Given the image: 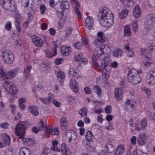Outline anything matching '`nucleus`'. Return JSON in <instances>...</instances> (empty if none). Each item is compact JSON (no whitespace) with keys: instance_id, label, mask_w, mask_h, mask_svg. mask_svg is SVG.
Masks as SVG:
<instances>
[{"instance_id":"f257e3e1","label":"nucleus","mask_w":155,"mask_h":155,"mask_svg":"<svg viewBox=\"0 0 155 155\" xmlns=\"http://www.w3.org/2000/svg\"><path fill=\"white\" fill-rule=\"evenodd\" d=\"M104 51L101 46L97 47L95 50L94 55L92 57L93 64L97 67H100L98 64L97 60L101 61V68L104 71V70L108 71L110 70V60L108 58H104Z\"/></svg>"},{"instance_id":"f03ea898","label":"nucleus","mask_w":155,"mask_h":155,"mask_svg":"<svg viewBox=\"0 0 155 155\" xmlns=\"http://www.w3.org/2000/svg\"><path fill=\"white\" fill-rule=\"evenodd\" d=\"M100 23L103 26L110 27L114 24L113 15L108 8L105 6L101 7L98 15Z\"/></svg>"},{"instance_id":"7ed1b4c3","label":"nucleus","mask_w":155,"mask_h":155,"mask_svg":"<svg viewBox=\"0 0 155 155\" xmlns=\"http://www.w3.org/2000/svg\"><path fill=\"white\" fill-rule=\"evenodd\" d=\"M136 70L129 69L127 74V78L129 82L133 84H136L141 81L142 78L138 73H135Z\"/></svg>"},{"instance_id":"20e7f679","label":"nucleus","mask_w":155,"mask_h":155,"mask_svg":"<svg viewBox=\"0 0 155 155\" xmlns=\"http://www.w3.org/2000/svg\"><path fill=\"white\" fill-rule=\"evenodd\" d=\"M29 126V124L27 121H20L17 124L15 127V133L18 136H23L25 134V130Z\"/></svg>"},{"instance_id":"39448f33","label":"nucleus","mask_w":155,"mask_h":155,"mask_svg":"<svg viewBox=\"0 0 155 155\" xmlns=\"http://www.w3.org/2000/svg\"><path fill=\"white\" fill-rule=\"evenodd\" d=\"M0 4L5 10L15 12L16 10V5L13 0H0Z\"/></svg>"},{"instance_id":"423d86ee","label":"nucleus","mask_w":155,"mask_h":155,"mask_svg":"<svg viewBox=\"0 0 155 155\" xmlns=\"http://www.w3.org/2000/svg\"><path fill=\"white\" fill-rule=\"evenodd\" d=\"M3 87L6 91L13 95H16L18 92L17 88L15 86L14 84L11 81H6L3 84Z\"/></svg>"},{"instance_id":"0eeeda50","label":"nucleus","mask_w":155,"mask_h":155,"mask_svg":"<svg viewBox=\"0 0 155 155\" xmlns=\"http://www.w3.org/2000/svg\"><path fill=\"white\" fill-rule=\"evenodd\" d=\"M2 58L5 63L11 64L14 61V57L12 53L8 50H7L2 53Z\"/></svg>"},{"instance_id":"6e6552de","label":"nucleus","mask_w":155,"mask_h":155,"mask_svg":"<svg viewBox=\"0 0 155 155\" xmlns=\"http://www.w3.org/2000/svg\"><path fill=\"white\" fill-rule=\"evenodd\" d=\"M141 51L143 52L141 54L144 55L145 58L146 59V61L144 64V66L145 67L149 66L152 62L151 59L152 54L148 52V51L146 49L142 48Z\"/></svg>"},{"instance_id":"1a4fd4ad","label":"nucleus","mask_w":155,"mask_h":155,"mask_svg":"<svg viewBox=\"0 0 155 155\" xmlns=\"http://www.w3.org/2000/svg\"><path fill=\"white\" fill-rule=\"evenodd\" d=\"M69 73L70 75L73 77L74 78L77 79L79 77L82 76L81 72L73 68L69 70Z\"/></svg>"},{"instance_id":"9d476101","label":"nucleus","mask_w":155,"mask_h":155,"mask_svg":"<svg viewBox=\"0 0 155 155\" xmlns=\"http://www.w3.org/2000/svg\"><path fill=\"white\" fill-rule=\"evenodd\" d=\"M135 104V103H131L130 100H127L125 103L124 105L125 109L128 112L133 111L134 109V105Z\"/></svg>"},{"instance_id":"9b49d317","label":"nucleus","mask_w":155,"mask_h":155,"mask_svg":"<svg viewBox=\"0 0 155 155\" xmlns=\"http://www.w3.org/2000/svg\"><path fill=\"white\" fill-rule=\"evenodd\" d=\"M18 71V68H16L14 70L9 71L5 75V78L6 79H11L14 78Z\"/></svg>"},{"instance_id":"f8f14e48","label":"nucleus","mask_w":155,"mask_h":155,"mask_svg":"<svg viewBox=\"0 0 155 155\" xmlns=\"http://www.w3.org/2000/svg\"><path fill=\"white\" fill-rule=\"evenodd\" d=\"M85 25L86 28L89 30L91 29L93 27L94 19L92 17H87L85 20Z\"/></svg>"},{"instance_id":"ddd939ff","label":"nucleus","mask_w":155,"mask_h":155,"mask_svg":"<svg viewBox=\"0 0 155 155\" xmlns=\"http://www.w3.org/2000/svg\"><path fill=\"white\" fill-rule=\"evenodd\" d=\"M122 90L121 88H117L114 91V98L117 101H119L122 98Z\"/></svg>"},{"instance_id":"4468645a","label":"nucleus","mask_w":155,"mask_h":155,"mask_svg":"<svg viewBox=\"0 0 155 155\" xmlns=\"http://www.w3.org/2000/svg\"><path fill=\"white\" fill-rule=\"evenodd\" d=\"M147 136L144 134L140 135L137 139L138 144L139 145H143L145 144L147 140Z\"/></svg>"},{"instance_id":"2eb2a0df","label":"nucleus","mask_w":155,"mask_h":155,"mask_svg":"<svg viewBox=\"0 0 155 155\" xmlns=\"http://www.w3.org/2000/svg\"><path fill=\"white\" fill-rule=\"evenodd\" d=\"M155 23V22L153 20H151L150 19L147 18H146V20L144 22V27L147 29L149 30L153 27Z\"/></svg>"},{"instance_id":"dca6fc26","label":"nucleus","mask_w":155,"mask_h":155,"mask_svg":"<svg viewBox=\"0 0 155 155\" xmlns=\"http://www.w3.org/2000/svg\"><path fill=\"white\" fill-rule=\"evenodd\" d=\"M57 77L58 81L60 82L61 86H62L65 78L64 73L61 71H59L57 74Z\"/></svg>"},{"instance_id":"f3484780","label":"nucleus","mask_w":155,"mask_h":155,"mask_svg":"<svg viewBox=\"0 0 155 155\" xmlns=\"http://www.w3.org/2000/svg\"><path fill=\"white\" fill-rule=\"evenodd\" d=\"M32 41L35 46L37 47H41L43 44L42 40L38 37H36L33 38Z\"/></svg>"},{"instance_id":"a211bd4d","label":"nucleus","mask_w":155,"mask_h":155,"mask_svg":"<svg viewBox=\"0 0 155 155\" xmlns=\"http://www.w3.org/2000/svg\"><path fill=\"white\" fill-rule=\"evenodd\" d=\"M133 16L136 18H139L141 15V11L140 9L139 6L136 5L134 10Z\"/></svg>"},{"instance_id":"6ab92c4d","label":"nucleus","mask_w":155,"mask_h":155,"mask_svg":"<svg viewBox=\"0 0 155 155\" xmlns=\"http://www.w3.org/2000/svg\"><path fill=\"white\" fill-rule=\"evenodd\" d=\"M70 86L73 91L75 92H78V84L74 80H71L70 82Z\"/></svg>"},{"instance_id":"aec40b11","label":"nucleus","mask_w":155,"mask_h":155,"mask_svg":"<svg viewBox=\"0 0 155 155\" xmlns=\"http://www.w3.org/2000/svg\"><path fill=\"white\" fill-rule=\"evenodd\" d=\"M16 18L15 21V23L17 29V30L20 32L21 31V29L20 26V22L21 18V17L20 15H16Z\"/></svg>"},{"instance_id":"412c9836","label":"nucleus","mask_w":155,"mask_h":155,"mask_svg":"<svg viewBox=\"0 0 155 155\" xmlns=\"http://www.w3.org/2000/svg\"><path fill=\"white\" fill-rule=\"evenodd\" d=\"M2 138L4 143L6 145H9L10 143V137L6 133L2 134Z\"/></svg>"},{"instance_id":"4be33fe9","label":"nucleus","mask_w":155,"mask_h":155,"mask_svg":"<svg viewBox=\"0 0 155 155\" xmlns=\"http://www.w3.org/2000/svg\"><path fill=\"white\" fill-rule=\"evenodd\" d=\"M61 53L63 55L67 56L69 55L71 52V48L69 47L63 46L61 47Z\"/></svg>"},{"instance_id":"5701e85b","label":"nucleus","mask_w":155,"mask_h":155,"mask_svg":"<svg viewBox=\"0 0 155 155\" xmlns=\"http://www.w3.org/2000/svg\"><path fill=\"white\" fill-rule=\"evenodd\" d=\"M31 154L29 149L25 147H22L19 152V155H31Z\"/></svg>"},{"instance_id":"b1692460","label":"nucleus","mask_w":155,"mask_h":155,"mask_svg":"<svg viewBox=\"0 0 155 155\" xmlns=\"http://www.w3.org/2000/svg\"><path fill=\"white\" fill-rule=\"evenodd\" d=\"M62 153L64 155H70V151L64 143H63L61 146Z\"/></svg>"},{"instance_id":"393cba45","label":"nucleus","mask_w":155,"mask_h":155,"mask_svg":"<svg viewBox=\"0 0 155 155\" xmlns=\"http://www.w3.org/2000/svg\"><path fill=\"white\" fill-rule=\"evenodd\" d=\"M124 151V147L122 145L118 146L115 150L114 155H122Z\"/></svg>"},{"instance_id":"a878e982","label":"nucleus","mask_w":155,"mask_h":155,"mask_svg":"<svg viewBox=\"0 0 155 155\" xmlns=\"http://www.w3.org/2000/svg\"><path fill=\"white\" fill-rule=\"evenodd\" d=\"M69 5L68 1L65 0H63L61 1L60 8L61 9H68L69 8Z\"/></svg>"},{"instance_id":"bb28decb","label":"nucleus","mask_w":155,"mask_h":155,"mask_svg":"<svg viewBox=\"0 0 155 155\" xmlns=\"http://www.w3.org/2000/svg\"><path fill=\"white\" fill-rule=\"evenodd\" d=\"M128 13V11L126 9L122 10L119 14V17L120 19H123L125 18L127 16Z\"/></svg>"},{"instance_id":"cd10ccee","label":"nucleus","mask_w":155,"mask_h":155,"mask_svg":"<svg viewBox=\"0 0 155 155\" xmlns=\"http://www.w3.org/2000/svg\"><path fill=\"white\" fill-rule=\"evenodd\" d=\"M114 146L109 143H107L105 147V151H107L108 153H111L114 151Z\"/></svg>"},{"instance_id":"c85d7f7f","label":"nucleus","mask_w":155,"mask_h":155,"mask_svg":"<svg viewBox=\"0 0 155 155\" xmlns=\"http://www.w3.org/2000/svg\"><path fill=\"white\" fill-rule=\"evenodd\" d=\"M104 53L109 54L111 52V50L110 47L107 45H104L101 46Z\"/></svg>"},{"instance_id":"c756f323","label":"nucleus","mask_w":155,"mask_h":155,"mask_svg":"<svg viewBox=\"0 0 155 155\" xmlns=\"http://www.w3.org/2000/svg\"><path fill=\"white\" fill-rule=\"evenodd\" d=\"M113 55L116 57H120L122 56L123 52L120 49H116L112 51Z\"/></svg>"},{"instance_id":"7c9ffc66","label":"nucleus","mask_w":155,"mask_h":155,"mask_svg":"<svg viewBox=\"0 0 155 155\" xmlns=\"http://www.w3.org/2000/svg\"><path fill=\"white\" fill-rule=\"evenodd\" d=\"M67 120L65 117H62L60 120V126L61 129L64 130L66 127Z\"/></svg>"},{"instance_id":"2f4dec72","label":"nucleus","mask_w":155,"mask_h":155,"mask_svg":"<svg viewBox=\"0 0 155 155\" xmlns=\"http://www.w3.org/2000/svg\"><path fill=\"white\" fill-rule=\"evenodd\" d=\"M131 33L130 27L128 25L125 26L124 29V34L126 37H129Z\"/></svg>"},{"instance_id":"473e14b6","label":"nucleus","mask_w":155,"mask_h":155,"mask_svg":"<svg viewBox=\"0 0 155 155\" xmlns=\"http://www.w3.org/2000/svg\"><path fill=\"white\" fill-rule=\"evenodd\" d=\"M87 110L85 107L82 108L78 111L79 114L81 117L87 116Z\"/></svg>"},{"instance_id":"72a5a7b5","label":"nucleus","mask_w":155,"mask_h":155,"mask_svg":"<svg viewBox=\"0 0 155 155\" xmlns=\"http://www.w3.org/2000/svg\"><path fill=\"white\" fill-rule=\"evenodd\" d=\"M31 66H28L25 68L24 70V74L25 78H27L30 74V71L31 68Z\"/></svg>"},{"instance_id":"f704fd0d","label":"nucleus","mask_w":155,"mask_h":155,"mask_svg":"<svg viewBox=\"0 0 155 155\" xmlns=\"http://www.w3.org/2000/svg\"><path fill=\"white\" fill-rule=\"evenodd\" d=\"M32 0H22V2L24 4H25L24 5L25 8L27 7L30 6L31 9L32 10L31 7Z\"/></svg>"},{"instance_id":"c9c22d12","label":"nucleus","mask_w":155,"mask_h":155,"mask_svg":"<svg viewBox=\"0 0 155 155\" xmlns=\"http://www.w3.org/2000/svg\"><path fill=\"white\" fill-rule=\"evenodd\" d=\"M93 89L94 92L100 96L101 94V88L98 85H95L93 87Z\"/></svg>"},{"instance_id":"e433bc0d","label":"nucleus","mask_w":155,"mask_h":155,"mask_svg":"<svg viewBox=\"0 0 155 155\" xmlns=\"http://www.w3.org/2000/svg\"><path fill=\"white\" fill-rule=\"evenodd\" d=\"M30 111L34 115L37 116L38 115V109L36 107H31L30 108Z\"/></svg>"},{"instance_id":"4c0bfd02","label":"nucleus","mask_w":155,"mask_h":155,"mask_svg":"<svg viewBox=\"0 0 155 155\" xmlns=\"http://www.w3.org/2000/svg\"><path fill=\"white\" fill-rule=\"evenodd\" d=\"M23 136H21V137H19V138H21L22 139V142L25 144L26 145H28L31 143V142L32 140V138H24L23 137Z\"/></svg>"},{"instance_id":"58836bf2","label":"nucleus","mask_w":155,"mask_h":155,"mask_svg":"<svg viewBox=\"0 0 155 155\" xmlns=\"http://www.w3.org/2000/svg\"><path fill=\"white\" fill-rule=\"evenodd\" d=\"M86 139L87 141H89L94 138V136L90 131H88L85 135Z\"/></svg>"},{"instance_id":"ea45409f","label":"nucleus","mask_w":155,"mask_h":155,"mask_svg":"<svg viewBox=\"0 0 155 155\" xmlns=\"http://www.w3.org/2000/svg\"><path fill=\"white\" fill-rule=\"evenodd\" d=\"M52 143L53 147H51V150L55 151H60V149L59 148L56 147V145L58 144V141L56 140H54L52 141Z\"/></svg>"},{"instance_id":"a19ab883","label":"nucleus","mask_w":155,"mask_h":155,"mask_svg":"<svg viewBox=\"0 0 155 155\" xmlns=\"http://www.w3.org/2000/svg\"><path fill=\"white\" fill-rule=\"evenodd\" d=\"M104 41L105 39H103V38L99 39L97 38L94 41L93 43L96 45H99L104 43Z\"/></svg>"},{"instance_id":"79ce46f5","label":"nucleus","mask_w":155,"mask_h":155,"mask_svg":"<svg viewBox=\"0 0 155 155\" xmlns=\"http://www.w3.org/2000/svg\"><path fill=\"white\" fill-rule=\"evenodd\" d=\"M147 120L146 118H143L140 121V125L143 130H144L147 126Z\"/></svg>"},{"instance_id":"37998d69","label":"nucleus","mask_w":155,"mask_h":155,"mask_svg":"<svg viewBox=\"0 0 155 155\" xmlns=\"http://www.w3.org/2000/svg\"><path fill=\"white\" fill-rule=\"evenodd\" d=\"M121 2L125 3L129 6L131 7L134 4L133 0H120Z\"/></svg>"},{"instance_id":"c03bdc74","label":"nucleus","mask_w":155,"mask_h":155,"mask_svg":"<svg viewBox=\"0 0 155 155\" xmlns=\"http://www.w3.org/2000/svg\"><path fill=\"white\" fill-rule=\"evenodd\" d=\"M56 12L58 17L60 18H62L64 15L63 11V10H60L59 8H57L56 10Z\"/></svg>"},{"instance_id":"a18cd8bd","label":"nucleus","mask_w":155,"mask_h":155,"mask_svg":"<svg viewBox=\"0 0 155 155\" xmlns=\"http://www.w3.org/2000/svg\"><path fill=\"white\" fill-rule=\"evenodd\" d=\"M46 54L48 57L51 58L56 54H55V52H54V50H53V52H52L51 51H50L49 50L46 51Z\"/></svg>"},{"instance_id":"49530a36","label":"nucleus","mask_w":155,"mask_h":155,"mask_svg":"<svg viewBox=\"0 0 155 155\" xmlns=\"http://www.w3.org/2000/svg\"><path fill=\"white\" fill-rule=\"evenodd\" d=\"M125 52L129 57H132L134 55V54L132 49L129 50L125 51Z\"/></svg>"},{"instance_id":"de8ad7c7","label":"nucleus","mask_w":155,"mask_h":155,"mask_svg":"<svg viewBox=\"0 0 155 155\" xmlns=\"http://www.w3.org/2000/svg\"><path fill=\"white\" fill-rule=\"evenodd\" d=\"M85 147H86L87 150L90 152H92L94 151L95 149V147H94L90 145L88 143H86L85 145Z\"/></svg>"},{"instance_id":"09e8293b","label":"nucleus","mask_w":155,"mask_h":155,"mask_svg":"<svg viewBox=\"0 0 155 155\" xmlns=\"http://www.w3.org/2000/svg\"><path fill=\"white\" fill-rule=\"evenodd\" d=\"M132 28L134 31H137L138 29V23L137 21H134L132 23Z\"/></svg>"},{"instance_id":"8fccbe9b","label":"nucleus","mask_w":155,"mask_h":155,"mask_svg":"<svg viewBox=\"0 0 155 155\" xmlns=\"http://www.w3.org/2000/svg\"><path fill=\"white\" fill-rule=\"evenodd\" d=\"M74 9V12L77 15L78 18H81V15L80 12L79 11V9L78 7H75Z\"/></svg>"},{"instance_id":"3c124183","label":"nucleus","mask_w":155,"mask_h":155,"mask_svg":"<svg viewBox=\"0 0 155 155\" xmlns=\"http://www.w3.org/2000/svg\"><path fill=\"white\" fill-rule=\"evenodd\" d=\"M74 46L75 48L80 49L82 48L83 45L81 42H78L74 44Z\"/></svg>"},{"instance_id":"603ef678","label":"nucleus","mask_w":155,"mask_h":155,"mask_svg":"<svg viewBox=\"0 0 155 155\" xmlns=\"http://www.w3.org/2000/svg\"><path fill=\"white\" fill-rule=\"evenodd\" d=\"M104 110L106 113L109 114L111 112V106L108 105L106 107L104 108Z\"/></svg>"},{"instance_id":"864d4df0","label":"nucleus","mask_w":155,"mask_h":155,"mask_svg":"<svg viewBox=\"0 0 155 155\" xmlns=\"http://www.w3.org/2000/svg\"><path fill=\"white\" fill-rule=\"evenodd\" d=\"M44 122L43 120H41L38 124V127L40 131H42L44 129Z\"/></svg>"},{"instance_id":"5fc2aeb1","label":"nucleus","mask_w":155,"mask_h":155,"mask_svg":"<svg viewBox=\"0 0 155 155\" xmlns=\"http://www.w3.org/2000/svg\"><path fill=\"white\" fill-rule=\"evenodd\" d=\"M54 94L52 93H50L48 94V100L49 102H51L54 100Z\"/></svg>"},{"instance_id":"6e6d98bb","label":"nucleus","mask_w":155,"mask_h":155,"mask_svg":"<svg viewBox=\"0 0 155 155\" xmlns=\"http://www.w3.org/2000/svg\"><path fill=\"white\" fill-rule=\"evenodd\" d=\"M5 29L8 31H10L12 28V23L11 21H8L5 25Z\"/></svg>"},{"instance_id":"4d7b16f0","label":"nucleus","mask_w":155,"mask_h":155,"mask_svg":"<svg viewBox=\"0 0 155 155\" xmlns=\"http://www.w3.org/2000/svg\"><path fill=\"white\" fill-rule=\"evenodd\" d=\"M82 57L81 54H77L75 55L74 57V60L77 61H80Z\"/></svg>"},{"instance_id":"13d9d810","label":"nucleus","mask_w":155,"mask_h":155,"mask_svg":"<svg viewBox=\"0 0 155 155\" xmlns=\"http://www.w3.org/2000/svg\"><path fill=\"white\" fill-rule=\"evenodd\" d=\"M147 18L150 19L151 20H153L155 22V14L152 13L149 14L147 16Z\"/></svg>"},{"instance_id":"bf43d9fd","label":"nucleus","mask_w":155,"mask_h":155,"mask_svg":"<svg viewBox=\"0 0 155 155\" xmlns=\"http://www.w3.org/2000/svg\"><path fill=\"white\" fill-rule=\"evenodd\" d=\"M51 134L52 135H58L59 134V132L57 128L53 129L52 128Z\"/></svg>"},{"instance_id":"052dcab7","label":"nucleus","mask_w":155,"mask_h":155,"mask_svg":"<svg viewBox=\"0 0 155 155\" xmlns=\"http://www.w3.org/2000/svg\"><path fill=\"white\" fill-rule=\"evenodd\" d=\"M50 152V148L45 147H44L42 150V153L45 154H47Z\"/></svg>"},{"instance_id":"680f3d73","label":"nucleus","mask_w":155,"mask_h":155,"mask_svg":"<svg viewBox=\"0 0 155 155\" xmlns=\"http://www.w3.org/2000/svg\"><path fill=\"white\" fill-rule=\"evenodd\" d=\"M72 31V29L71 27H69L67 29L66 35L67 37H68L71 33Z\"/></svg>"},{"instance_id":"e2e57ef3","label":"nucleus","mask_w":155,"mask_h":155,"mask_svg":"<svg viewBox=\"0 0 155 155\" xmlns=\"http://www.w3.org/2000/svg\"><path fill=\"white\" fill-rule=\"evenodd\" d=\"M40 100L44 103L45 104H48L49 103L48 99L47 98H44L43 97H40Z\"/></svg>"},{"instance_id":"0e129e2a","label":"nucleus","mask_w":155,"mask_h":155,"mask_svg":"<svg viewBox=\"0 0 155 155\" xmlns=\"http://www.w3.org/2000/svg\"><path fill=\"white\" fill-rule=\"evenodd\" d=\"M0 126L4 129H6L9 126V124L7 122L2 123L0 124Z\"/></svg>"},{"instance_id":"69168bd1","label":"nucleus","mask_w":155,"mask_h":155,"mask_svg":"<svg viewBox=\"0 0 155 155\" xmlns=\"http://www.w3.org/2000/svg\"><path fill=\"white\" fill-rule=\"evenodd\" d=\"M40 10L41 13L43 14L45 11V6L43 4H42L40 6Z\"/></svg>"},{"instance_id":"338daca9","label":"nucleus","mask_w":155,"mask_h":155,"mask_svg":"<svg viewBox=\"0 0 155 155\" xmlns=\"http://www.w3.org/2000/svg\"><path fill=\"white\" fill-rule=\"evenodd\" d=\"M5 155H13L12 149H9L5 151Z\"/></svg>"},{"instance_id":"774afa93","label":"nucleus","mask_w":155,"mask_h":155,"mask_svg":"<svg viewBox=\"0 0 155 155\" xmlns=\"http://www.w3.org/2000/svg\"><path fill=\"white\" fill-rule=\"evenodd\" d=\"M150 81H147V83L150 84H155V80L154 78V77L149 78Z\"/></svg>"}]
</instances>
